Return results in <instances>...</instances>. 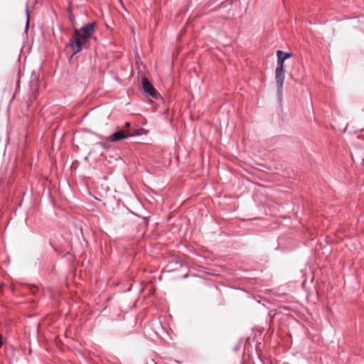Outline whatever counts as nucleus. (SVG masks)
I'll use <instances>...</instances> for the list:
<instances>
[{
	"label": "nucleus",
	"instance_id": "nucleus-8",
	"mask_svg": "<svg viewBox=\"0 0 364 364\" xmlns=\"http://www.w3.org/2000/svg\"><path fill=\"white\" fill-rule=\"evenodd\" d=\"M2 346H3L2 336L0 334V349L1 348Z\"/></svg>",
	"mask_w": 364,
	"mask_h": 364
},
{
	"label": "nucleus",
	"instance_id": "nucleus-3",
	"mask_svg": "<svg viewBox=\"0 0 364 364\" xmlns=\"http://www.w3.org/2000/svg\"><path fill=\"white\" fill-rule=\"evenodd\" d=\"M141 83L144 91L152 98L156 99L158 92L149 80L144 77L141 80Z\"/></svg>",
	"mask_w": 364,
	"mask_h": 364
},
{
	"label": "nucleus",
	"instance_id": "nucleus-1",
	"mask_svg": "<svg viewBox=\"0 0 364 364\" xmlns=\"http://www.w3.org/2000/svg\"><path fill=\"white\" fill-rule=\"evenodd\" d=\"M91 36V23H86L80 29H75L73 39L70 40V46L73 48V53H79L82 46L85 45L88 38Z\"/></svg>",
	"mask_w": 364,
	"mask_h": 364
},
{
	"label": "nucleus",
	"instance_id": "nucleus-11",
	"mask_svg": "<svg viewBox=\"0 0 364 364\" xmlns=\"http://www.w3.org/2000/svg\"><path fill=\"white\" fill-rule=\"evenodd\" d=\"M119 1L121 3V4H122V0H119Z\"/></svg>",
	"mask_w": 364,
	"mask_h": 364
},
{
	"label": "nucleus",
	"instance_id": "nucleus-5",
	"mask_svg": "<svg viewBox=\"0 0 364 364\" xmlns=\"http://www.w3.org/2000/svg\"><path fill=\"white\" fill-rule=\"evenodd\" d=\"M277 65L284 67L285 60L291 58L292 55L290 53H285V52H283L282 50H277Z\"/></svg>",
	"mask_w": 364,
	"mask_h": 364
},
{
	"label": "nucleus",
	"instance_id": "nucleus-2",
	"mask_svg": "<svg viewBox=\"0 0 364 364\" xmlns=\"http://www.w3.org/2000/svg\"><path fill=\"white\" fill-rule=\"evenodd\" d=\"M285 78L284 67L277 65L275 70V80L277 82V90L281 92L282 90Z\"/></svg>",
	"mask_w": 364,
	"mask_h": 364
},
{
	"label": "nucleus",
	"instance_id": "nucleus-10",
	"mask_svg": "<svg viewBox=\"0 0 364 364\" xmlns=\"http://www.w3.org/2000/svg\"><path fill=\"white\" fill-rule=\"evenodd\" d=\"M94 26H95V23L92 22V30L94 29Z\"/></svg>",
	"mask_w": 364,
	"mask_h": 364
},
{
	"label": "nucleus",
	"instance_id": "nucleus-7",
	"mask_svg": "<svg viewBox=\"0 0 364 364\" xmlns=\"http://www.w3.org/2000/svg\"><path fill=\"white\" fill-rule=\"evenodd\" d=\"M358 138H364V129L360 130V134L358 136Z\"/></svg>",
	"mask_w": 364,
	"mask_h": 364
},
{
	"label": "nucleus",
	"instance_id": "nucleus-4",
	"mask_svg": "<svg viewBox=\"0 0 364 364\" xmlns=\"http://www.w3.org/2000/svg\"><path fill=\"white\" fill-rule=\"evenodd\" d=\"M132 134L126 133L124 130H119L109 136V141L112 142L118 141L132 136Z\"/></svg>",
	"mask_w": 364,
	"mask_h": 364
},
{
	"label": "nucleus",
	"instance_id": "nucleus-6",
	"mask_svg": "<svg viewBox=\"0 0 364 364\" xmlns=\"http://www.w3.org/2000/svg\"><path fill=\"white\" fill-rule=\"evenodd\" d=\"M26 11V30H27L28 28V23H29V19H30L29 10H28V5H26V11Z\"/></svg>",
	"mask_w": 364,
	"mask_h": 364
},
{
	"label": "nucleus",
	"instance_id": "nucleus-9",
	"mask_svg": "<svg viewBox=\"0 0 364 364\" xmlns=\"http://www.w3.org/2000/svg\"><path fill=\"white\" fill-rule=\"evenodd\" d=\"M130 127V123H129V122H127L125 123V124H124V127L128 128V127Z\"/></svg>",
	"mask_w": 364,
	"mask_h": 364
}]
</instances>
